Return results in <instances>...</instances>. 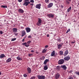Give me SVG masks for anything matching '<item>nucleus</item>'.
Instances as JSON below:
<instances>
[{"instance_id": "1", "label": "nucleus", "mask_w": 79, "mask_h": 79, "mask_svg": "<svg viewBox=\"0 0 79 79\" xmlns=\"http://www.w3.org/2000/svg\"><path fill=\"white\" fill-rule=\"evenodd\" d=\"M24 2L23 3V5L27 6L29 5V4H31V3H34V0H31L29 2V0H24Z\"/></svg>"}, {"instance_id": "2", "label": "nucleus", "mask_w": 79, "mask_h": 79, "mask_svg": "<svg viewBox=\"0 0 79 79\" xmlns=\"http://www.w3.org/2000/svg\"><path fill=\"white\" fill-rule=\"evenodd\" d=\"M42 23V20L40 18H38V20L36 23V25L38 26H41Z\"/></svg>"}, {"instance_id": "3", "label": "nucleus", "mask_w": 79, "mask_h": 79, "mask_svg": "<svg viewBox=\"0 0 79 79\" xmlns=\"http://www.w3.org/2000/svg\"><path fill=\"white\" fill-rule=\"evenodd\" d=\"M58 55L57 53H55V51H53L51 53V56H56Z\"/></svg>"}, {"instance_id": "4", "label": "nucleus", "mask_w": 79, "mask_h": 79, "mask_svg": "<svg viewBox=\"0 0 79 79\" xmlns=\"http://www.w3.org/2000/svg\"><path fill=\"white\" fill-rule=\"evenodd\" d=\"M47 16L49 18H54V14L50 13L49 14H48L47 15Z\"/></svg>"}, {"instance_id": "5", "label": "nucleus", "mask_w": 79, "mask_h": 79, "mask_svg": "<svg viewBox=\"0 0 79 79\" xmlns=\"http://www.w3.org/2000/svg\"><path fill=\"white\" fill-rule=\"evenodd\" d=\"M64 60L63 59H60L59 60L58 62V64H63V63H64Z\"/></svg>"}, {"instance_id": "6", "label": "nucleus", "mask_w": 79, "mask_h": 79, "mask_svg": "<svg viewBox=\"0 0 79 79\" xmlns=\"http://www.w3.org/2000/svg\"><path fill=\"white\" fill-rule=\"evenodd\" d=\"M38 78L39 79H45V77L44 76L38 75Z\"/></svg>"}, {"instance_id": "7", "label": "nucleus", "mask_w": 79, "mask_h": 79, "mask_svg": "<svg viewBox=\"0 0 79 79\" xmlns=\"http://www.w3.org/2000/svg\"><path fill=\"white\" fill-rule=\"evenodd\" d=\"M41 4H39L36 5L35 6V8H38V9H40L41 8Z\"/></svg>"}, {"instance_id": "8", "label": "nucleus", "mask_w": 79, "mask_h": 79, "mask_svg": "<svg viewBox=\"0 0 79 79\" xmlns=\"http://www.w3.org/2000/svg\"><path fill=\"white\" fill-rule=\"evenodd\" d=\"M63 45V44L62 43L58 45L57 46L58 49H60L62 47Z\"/></svg>"}, {"instance_id": "9", "label": "nucleus", "mask_w": 79, "mask_h": 79, "mask_svg": "<svg viewBox=\"0 0 79 79\" xmlns=\"http://www.w3.org/2000/svg\"><path fill=\"white\" fill-rule=\"evenodd\" d=\"M22 34H21V37H23L24 35H25L26 34V32H25V31L23 30L21 31Z\"/></svg>"}, {"instance_id": "10", "label": "nucleus", "mask_w": 79, "mask_h": 79, "mask_svg": "<svg viewBox=\"0 0 79 79\" xmlns=\"http://www.w3.org/2000/svg\"><path fill=\"white\" fill-rule=\"evenodd\" d=\"M70 57L69 56H67L64 58V60L65 61H68L69 60H70Z\"/></svg>"}, {"instance_id": "11", "label": "nucleus", "mask_w": 79, "mask_h": 79, "mask_svg": "<svg viewBox=\"0 0 79 79\" xmlns=\"http://www.w3.org/2000/svg\"><path fill=\"white\" fill-rule=\"evenodd\" d=\"M25 30L26 31V32L27 33L29 32H31V28L29 27H27L25 28Z\"/></svg>"}, {"instance_id": "12", "label": "nucleus", "mask_w": 79, "mask_h": 79, "mask_svg": "<svg viewBox=\"0 0 79 79\" xmlns=\"http://www.w3.org/2000/svg\"><path fill=\"white\" fill-rule=\"evenodd\" d=\"M47 62H49V59H46L44 61V63H43V64H44L45 65H46L47 64Z\"/></svg>"}, {"instance_id": "13", "label": "nucleus", "mask_w": 79, "mask_h": 79, "mask_svg": "<svg viewBox=\"0 0 79 79\" xmlns=\"http://www.w3.org/2000/svg\"><path fill=\"white\" fill-rule=\"evenodd\" d=\"M18 11L20 13H23L24 12V10H23L22 9H19L18 10Z\"/></svg>"}, {"instance_id": "14", "label": "nucleus", "mask_w": 79, "mask_h": 79, "mask_svg": "<svg viewBox=\"0 0 79 79\" xmlns=\"http://www.w3.org/2000/svg\"><path fill=\"white\" fill-rule=\"evenodd\" d=\"M60 74L57 73L56 74L55 78L56 79H58L60 78Z\"/></svg>"}, {"instance_id": "15", "label": "nucleus", "mask_w": 79, "mask_h": 79, "mask_svg": "<svg viewBox=\"0 0 79 79\" xmlns=\"http://www.w3.org/2000/svg\"><path fill=\"white\" fill-rule=\"evenodd\" d=\"M61 68H62V69H64V70H66V69H67V67L65 65H61Z\"/></svg>"}, {"instance_id": "16", "label": "nucleus", "mask_w": 79, "mask_h": 79, "mask_svg": "<svg viewBox=\"0 0 79 79\" xmlns=\"http://www.w3.org/2000/svg\"><path fill=\"white\" fill-rule=\"evenodd\" d=\"M27 44V43L26 42L22 43L23 45H25V47H27L29 46V45Z\"/></svg>"}, {"instance_id": "17", "label": "nucleus", "mask_w": 79, "mask_h": 79, "mask_svg": "<svg viewBox=\"0 0 79 79\" xmlns=\"http://www.w3.org/2000/svg\"><path fill=\"white\" fill-rule=\"evenodd\" d=\"M68 50H66L64 53V56H66L68 54Z\"/></svg>"}, {"instance_id": "18", "label": "nucleus", "mask_w": 79, "mask_h": 79, "mask_svg": "<svg viewBox=\"0 0 79 79\" xmlns=\"http://www.w3.org/2000/svg\"><path fill=\"white\" fill-rule=\"evenodd\" d=\"M27 71L28 73H31V68L28 67L27 68Z\"/></svg>"}, {"instance_id": "19", "label": "nucleus", "mask_w": 79, "mask_h": 79, "mask_svg": "<svg viewBox=\"0 0 79 79\" xmlns=\"http://www.w3.org/2000/svg\"><path fill=\"white\" fill-rule=\"evenodd\" d=\"M53 3H51L49 4L48 6V8H51L52 6H53Z\"/></svg>"}, {"instance_id": "20", "label": "nucleus", "mask_w": 79, "mask_h": 79, "mask_svg": "<svg viewBox=\"0 0 79 79\" xmlns=\"http://www.w3.org/2000/svg\"><path fill=\"white\" fill-rule=\"evenodd\" d=\"M13 31L15 32H16L18 31V28H14L13 29Z\"/></svg>"}, {"instance_id": "21", "label": "nucleus", "mask_w": 79, "mask_h": 79, "mask_svg": "<svg viewBox=\"0 0 79 79\" xmlns=\"http://www.w3.org/2000/svg\"><path fill=\"white\" fill-rule=\"evenodd\" d=\"M4 57H5V55L3 54H1L0 56V58H3Z\"/></svg>"}, {"instance_id": "22", "label": "nucleus", "mask_w": 79, "mask_h": 79, "mask_svg": "<svg viewBox=\"0 0 79 79\" xmlns=\"http://www.w3.org/2000/svg\"><path fill=\"white\" fill-rule=\"evenodd\" d=\"M69 2H71V0H66L65 1L66 4H69L70 3Z\"/></svg>"}, {"instance_id": "23", "label": "nucleus", "mask_w": 79, "mask_h": 79, "mask_svg": "<svg viewBox=\"0 0 79 79\" xmlns=\"http://www.w3.org/2000/svg\"><path fill=\"white\" fill-rule=\"evenodd\" d=\"M11 61V58H9L7 60H6V62L7 63H9V62H10Z\"/></svg>"}, {"instance_id": "24", "label": "nucleus", "mask_w": 79, "mask_h": 79, "mask_svg": "<svg viewBox=\"0 0 79 79\" xmlns=\"http://www.w3.org/2000/svg\"><path fill=\"white\" fill-rule=\"evenodd\" d=\"M48 69V66L47 65H45L44 66V70H46Z\"/></svg>"}, {"instance_id": "25", "label": "nucleus", "mask_w": 79, "mask_h": 79, "mask_svg": "<svg viewBox=\"0 0 79 79\" xmlns=\"http://www.w3.org/2000/svg\"><path fill=\"white\" fill-rule=\"evenodd\" d=\"M71 10V6H70L69 8L67 9V12H69Z\"/></svg>"}, {"instance_id": "26", "label": "nucleus", "mask_w": 79, "mask_h": 79, "mask_svg": "<svg viewBox=\"0 0 79 79\" xmlns=\"http://www.w3.org/2000/svg\"><path fill=\"white\" fill-rule=\"evenodd\" d=\"M59 53H60V55H63V51H60L59 52Z\"/></svg>"}, {"instance_id": "27", "label": "nucleus", "mask_w": 79, "mask_h": 79, "mask_svg": "<svg viewBox=\"0 0 79 79\" xmlns=\"http://www.w3.org/2000/svg\"><path fill=\"white\" fill-rule=\"evenodd\" d=\"M47 52V50L45 49H44L43 51H42V53H45V52Z\"/></svg>"}, {"instance_id": "28", "label": "nucleus", "mask_w": 79, "mask_h": 79, "mask_svg": "<svg viewBox=\"0 0 79 79\" xmlns=\"http://www.w3.org/2000/svg\"><path fill=\"white\" fill-rule=\"evenodd\" d=\"M1 7L2 8H7V6H2Z\"/></svg>"}, {"instance_id": "29", "label": "nucleus", "mask_w": 79, "mask_h": 79, "mask_svg": "<svg viewBox=\"0 0 79 79\" xmlns=\"http://www.w3.org/2000/svg\"><path fill=\"white\" fill-rule=\"evenodd\" d=\"M17 60H22V58L19 57H17Z\"/></svg>"}, {"instance_id": "30", "label": "nucleus", "mask_w": 79, "mask_h": 79, "mask_svg": "<svg viewBox=\"0 0 79 79\" xmlns=\"http://www.w3.org/2000/svg\"><path fill=\"white\" fill-rule=\"evenodd\" d=\"M35 79V77L33 76L31 77L30 79Z\"/></svg>"}, {"instance_id": "31", "label": "nucleus", "mask_w": 79, "mask_h": 79, "mask_svg": "<svg viewBox=\"0 0 79 79\" xmlns=\"http://www.w3.org/2000/svg\"><path fill=\"white\" fill-rule=\"evenodd\" d=\"M31 40H29L27 42V44H28V45H29L30 44V43H31Z\"/></svg>"}, {"instance_id": "32", "label": "nucleus", "mask_w": 79, "mask_h": 79, "mask_svg": "<svg viewBox=\"0 0 79 79\" xmlns=\"http://www.w3.org/2000/svg\"><path fill=\"white\" fill-rule=\"evenodd\" d=\"M44 59H45V57L44 56H43L40 58V60H44Z\"/></svg>"}, {"instance_id": "33", "label": "nucleus", "mask_w": 79, "mask_h": 79, "mask_svg": "<svg viewBox=\"0 0 79 79\" xmlns=\"http://www.w3.org/2000/svg\"><path fill=\"white\" fill-rule=\"evenodd\" d=\"M16 40V38H15L13 39H12L11 40V41H15V40Z\"/></svg>"}, {"instance_id": "34", "label": "nucleus", "mask_w": 79, "mask_h": 79, "mask_svg": "<svg viewBox=\"0 0 79 79\" xmlns=\"http://www.w3.org/2000/svg\"><path fill=\"white\" fill-rule=\"evenodd\" d=\"M28 39H31V38H32V36L30 35L28 36Z\"/></svg>"}, {"instance_id": "35", "label": "nucleus", "mask_w": 79, "mask_h": 79, "mask_svg": "<svg viewBox=\"0 0 79 79\" xmlns=\"http://www.w3.org/2000/svg\"><path fill=\"white\" fill-rule=\"evenodd\" d=\"M57 40L58 42H61V40L60 39V38H58Z\"/></svg>"}, {"instance_id": "36", "label": "nucleus", "mask_w": 79, "mask_h": 79, "mask_svg": "<svg viewBox=\"0 0 79 79\" xmlns=\"http://www.w3.org/2000/svg\"><path fill=\"white\" fill-rule=\"evenodd\" d=\"M69 79H73V77L72 76H70L69 77Z\"/></svg>"}, {"instance_id": "37", "label": "nucleus", "mask_w": 79, "mask_h": 79, "mask_svg": "<svg viewBox=\"0 0 79 79\" xmlns=\"http://www.w3.org/2000/svg\"><path fill=\"white\" fill-rule=\"evenodd\" d=\"M45 3H48L49 2V0H45Z\"/></svg>"}, {"instance_id": "38", "label": "nucleus", "mask_w": 79, "mask_h": 79, "mask_svg": "<svg viewBox=\"0 0 79 79\" xmlns=\"http://www.w3.org/2000/svg\"><path fill=\"white\" fill-rule=\"evenodd\" d=\"M32 55H33L32 54H29L28 56H32Z\"/></svg>"}, {"instance_id": "39", "label": "nucleus", "mask_w": 79, "mask_h": 79, "mask_svg": "<svg viewBox=\"0 0 79 79\" xmlns=\"http://www.w3.org/2000/svg\"><path fill=\"white\" fill-rule=\"evenodd\" d=\"M15 34V35L16 36V35H18V33H14Z\"/></svg>"}, {"instance_id": "40", "label": "nucleus", "mask_w": 79, "mask_h": 79, "mask_svg": "<svg viewBox=\"0 0 79 79\" xmlns=\"http://www.w3.org/2000/svg\"><path fill=\"white\" fill-rule=\"evenodd\" d=\"M48 47V45H46L45 46V48H47Z\"/></svg>"}, {"instance_id": "41", "label": "nucleus", "mask_w": 79, "mask_h": 79, "mask_svg": "<svg viewBox=\"0 0 79 79\" xmlns=\"http://www.w3.org/2000/svg\"><path fill=\"white\" fill-rule=\"evenodd\" d=\"M75 73L76 74H77V75L79 76V72H76Z\"/></svg>"}, {"instance_id": "42", "label": "nucleus", "mask_w": 79, "mask_h": 79, "mask_svg": "<svg viewBox=\"0 0 79 79\" xmlns=\"http://www.w3.org/2000/svg\"><path fill=\"white\" fill-rule=\"evenodd\" d=\"M23 76L24 77H27V75L26 74H24L23 75Z\"/></svg>"}, {"instance_id": "43", "label": "nucleus", "mask_w": 79, "mask_h": 79, "mask_svg": "<svg viewBox=\"0 0 79 79\" xmlns=\"http://www.w3.org/2000/svg\"><path fill=\"white\" fill-rule=\"evenodd\" d=\"M23 1V0H18V1L20 3H21Z\"/></svg>"}, {"instance_id": "44", "label": "nucleus", "mask_w": 79, "mask_h": 79, "mask_svg": "<svg viewBox=\"0 0 79 79\" xmlns=\"http://www.w3.org/2000/svg\"><path fill=\"white\" fill-rule=\"evenodd\" d=\"M69 73H73V70H70L69 72Z\"/></svg>"}, {"instance_id": "45", "label": "nucleus", "mask_w": 79, "mask_h": 79, "mask_svg": "<svg viewBox=\"0 0 79 79\" xmlns=\"http://www.w3.org/2000/svg\"><path fill=\"white\" fill-rule=\"evenodd\" d=\"M75 42V40H74V41H72L71 43L72 44H74Z\"/></svg>"}, {"instance_id": "46", "label": "nucleus", "mask_w": 79, "mask_h": 79, "mask_svg": "<svg viewBox=\"0 0 79 79\" xmlns=\"http://www.w3.org/2000/svg\"><path fill=\"white\" fill-rule=\"evenodd\" d=\"M57 69H60V66H57Z\"/></svg>"}, {"instance_id": "47", "label": "nucleus", "mask_w": 79, "mask_h": 79, "mask_svg": "<svg viewBox=\"0 0 79 79\" xmlns=\"http://www.w3.org/2000/svg\"><path fill=\"white\" fill-rule=\"evenodd\" d=\"M0 34H3V32L1 31H0Z\"/></svg>"}, {"instance_id": "48", "label": "nucleus", "mask_w": 79, "mask_h": 79, "mask_svg": "<svg viewBox=\"0 0 79 79\" xmlns=\"http://www.w3.org/2000/svg\"><path fill=\"white\" fill-rule=\"evenodd\" d=\"M30 5H31V6H34V4H33V3H31L30 4Z\"/></svg>"}, {"instance_id": "49", "label": "nucleus", "mask_w": 79, "mask_h": 79, "mask_svg": "<svg viewBox=\"0 0 79 79\" xmlns=\"http://www.w3.org/2000/svg\"><path fill=\"white\" fill-rule=\"evenodd\" d=\"M24 40H25V39L23 38V39L22 40V42H24Z\"/></svg>"}, {"instance_id": "50", "label": "nucleus", "mask_w": 79, "mask_h": 79, "mask_svg": "<svg viewBox=\"0 0 79 79\" xmlns=\"http://www.w3.org/2000/svg\"><path fill=\"white\" fill-rule=\"evenodd\" d=\"M31 52H32V53H34V50H31Z\"/></svg>"}, {"instance_id": "51", "label": "nucleus", "mask_w": 79, "mask_h": 79, "mask_svg": "<svg viewBox=\"0 0 79 79\" xmlns=\"http://www.w3.org/2000/svg\"><path fill=\"white\" fill-rule=\"evenodd\" d=\"M24 27H21V29H24Z\"/></svg>"}, {"instance_id": "52", "label": "nucleus", "mask_w": 79, "mask_h": 79, "mask_svg": "<svg viewBox=\"0 0 79 79\" xmlns=\"http://www.w3.org/2000/svg\"><path fill=\"white\" fill-rule=\"evenodd\" d=\"M60 6H61V8H63V7H64L63 5H61Z\"/></svg>"}, {"instance_id": "53", "label": "nucleus", "mask_w": 79, "mask_h": 79, "mask_svg": "<svg viewBox=\"0 0 79 79\" xmlns=\"http://www.w3.org/2000/svg\"><path fill=\"white\" fill-rule=\"evenodd\" d=\"M67 31H68V32H69V31H70V29H68L67 30Z\"/></svg>"}, {"instance_id": "54", "label": "nucleus", "mask_w": 79, "mask_h": 79, "mask_svg": "<svg viewBox=\"0 0 79 79\" xmlns=\"http://www.w3.org/2000/svg\"><path fill=\"white\" fill-rule=\"evenodd\" d=\"M47 37H49V35L48 34V35H47Z\"/></svg>"}, {"instance_id": "55", "label": "nucleus", "mask_w": 79, "mask_h": 79, "mask_svg": "<svg viewBox=\"0 0 79 79\" xmlns=\"http://www.w3.org/2000/svg\"><path fill=\"white\" fill-rule=\"evenodd\" d=\"M36 54H39V52H36Z\"/></svg>"}, {"instance_id": "56", "label": "nucleus", "mask_w": 79, "mask_h": 79, "mask_svg": "<svg viewBox=\"0 0 79 79\" xmlns=\"http://www.w3.org/2000/svg\"><path fill=\"white\" fill-rule=\"evenodd\" d=\"M68 32H69V31H67L66 32V34H67V33H68Z\"/></svg>"}, {"instance_id": "57", "label": "nucleus", "mask_w": 79, "mask_h": 79, "mask_svg": "<svg viewBox=\"0 0 79 79\" xmlns=\"http://www.w3.org/2000/svg\"><path fill=\"white\" fill-rule=\"evenodd\" d=\"M27 37V35H26V36L24 37V39H25V38H26Z\"/></svg>"}, {"instance_id": "58", "label": "nucleus", "mask_w": 79, "mask_h": 79, "mask_svg": "<svg viewBox=\"0 0 79 79\" xmlns=\"http://www.w3.org/2000/svg\"><path fill=\"white\" fill-rule=\"evenodd\" d=\"M1 74H2V72H0V75H1Z\"/></svg>"}, {"instance_id": "59", "label": "nucleus", "mask_w": 79, "mask_h": 79, "mask_svg": "<svg viewBox=\"0 0 79 79\" xmlns=\"http://www.w3.org/2000/svg\"><path fill=\"white\" fill-rule=\"evenodd\" d=\"M33 8V7L32 6H31V8Z\"/></svg>"}, {"instance_id": "60", "label": "nucleus", "mask_w": 79, "mask_h": 79, "mask_svg": "<svg viewBox=\"0 0 79 79\" xmlns=\"http://www.w3.org/2000/svg\"><path fill=\"white\" fill-rule=\"evenodd\" d=\"M74 12L76 11V10H74Z\"/></svg>"}, {"instance_id": "61", "label": "nucleus", "mask_w": 79, "mask_h": 79, "mask_svg": "<svg viewBox=\"0 0 79 79\" xmlns=\"http://www.w3.org/2000/svg\"><path fill=\"white\" fill-rule=\"evenodd\" d=\"M51 1H52L53 0H50Z\"/></svg>"}]
</instances>
